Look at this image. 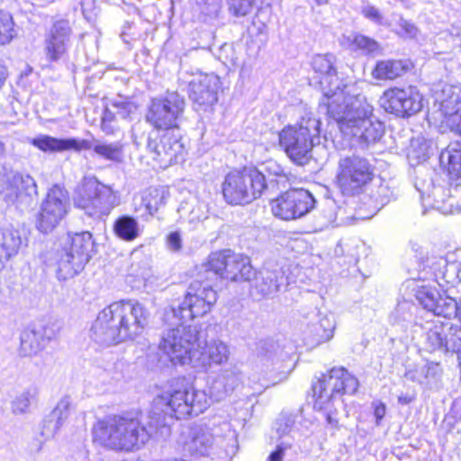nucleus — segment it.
I'll use <instances>...</instances> for the list:
<instances>
[{"mask_svg": "<svg viewBox=\"0 0 461 461\" xmlns=\"http://www.w3.org/2000/svg\"><path fill=\"white\" fill-rule=\"evenodd\" d=\"M149 315L146 307L136 300L114 302L98 313L92 325L91 337L103 346L134 339L142 334Z\"/></svg>", "mask_w": 461, "mask_h": 461, "instance_id": "obj_1", "label": "nucleus"}, {"mask_svg": "<svg viewBox=\"0 0 461 461\" xmlns=\"http://www.w3.org/2000/svg\"><path fill=\"white\" fill-rule=\"evenodd\" d=\"M210 406L206 393L196 390L185 378L174 379L169 388L153 401L148 419L154 420L161 434L168 430L169 423L176 419L197 416Z\"/></svg>", "mask_w": 461, "mask_h": 461, "instance_id": "obj_2", "label": "nucleus"}, {"mask_svg": "<svg viewBox=\"0 0 461 461\" xmlns=\"http://www.w3.org/2000/svg\"><path fill=\"white\" fill-rule=\"evenodd\" d=\"M159 430L154 420L140 421L137 418L119 415L106 416L98 420L92 428L94 443L115 451L130 452L146 444Z\"/></svg>", "mask_w": 461, "mask_h": 461, "instance_id": "obj_3", "label": "nucleus"}, {"mask_svg": "<svg viewBox=\"0 0 461 461\" xmlns=\"http://www.w3.org/2000/svg\"><path fill=\"white\" fill-rule=\"evenodd\" d=\"M370 110L371 104L356 86H344L340 88L339 84L323 90V98L319 105V113L333 119L341 132L344 124L354 122L358 114L366 115Z\"/></svg>", "mask_w": 461, "mask_h": 461, "instance_id": "obj_4", "label": "nucleus"}, {"mask_svg": "<svg viewBox=\"0 0 461 461\" xmlns=\"http://www.w3.org/2000/svg\"><path fill=\"white\" fill-rule=\"evenodd\" d=\"M93 248L92 234L88 231L68 236L54 252L58 279L68 280L83 271Z\"/></svg>", "mask_w": 461, "mask_h": 461, "instance_id": "obj_5", "label": "nucleus"}, {"mask_svg": "<svg viewBox=\"0 0 461 461\" xmlns=\"http://www.w3.org/2000/svg\"><path fill=\"white\" fill-rule=\"evenodd\" d=\"M267 187L263 173L255 167H244L225 176L221 191L227 203L247 205L260 198Z\"/></svg>", "mask_w": 461, "mask_h": 461, "instance_id": "obj_6", "label": "nucleus"}, {"mask_svg": "<svg viewBox=\"0 0 461 461\" xmlns=\"http://www.w3.org/2000/svg\"><path fill=\"white\" fill-rule=\"evenodd\" d=\"M74 203L86 214L101 218L110 214L119 205V197L111 186L101 183L95 176L83 177L76 187Z\"/></svg>", "mask_w": 461, "mask_h": 461, "instance_id": "obj_7", "label": "nucleus"}, {"mask_svg": "<svg viewBox=\"0 0 461 461\" xmlns=\"http://www.w3.org/2000/svg\"><path fill=\"white\" fill-rule=\"evenodd\" d=\"M321 122L314 117H303L295 126H288L279 133V143L295 163L303 165L309 158L315 140L319 141Z\"/></svg>", "mask_w": 461, "mask_h": 461, "instance_id": "obj_8", "label": "nucleus"}, {"mask_svg": "<svg viewBox=\"0 0 461 461\" xmlns=\"http://www.w3.org/2000/svg\"><path fill=\"white\" fill-rule=\"evenodd\" d=\"M202 332L197 326L178 325L168 330L162 337L158 348L174 365L193 366V353L201 348Z\"/></svg>", "mask_w": 461, "mask_h": 461, "instance_id": "obj_9", "label": "nucleus"}, {"mask_svg": "<svg viewBox=\"0 0 461 461\" xmlns=\"http://www.w3.org/2000/svg\"><path fill=\"white\" fill-rule=\"evenodd\" d=\"M218 294L208 280H194L187 287L185 299L177 307H171L166 318L189 320L202 317L211 312Z\"/></svg>", "mask_w": 461, "mask_h": 461, "instance_id": "obj_10", "label": "nucleus"}, {"mask_svg": "<svg viewBox=\"0 0 461 461\" xmlns=\"http://www.w3.org/2000/svg\"><path fill=\"white\" fill-rule=\"evenodd\" d=\"M203 267L207 273L232 282H249L255 276L250 259L230 249L211 253Z\"/></svg>", "mask_w": 461, "mask_h": 461, "instance_id": "obj_11", "label": "nucleus"}, {"mask_svg": "<svg viewBox=\"0 0 461 461\" xmlns=\"http://www.w3.org/2000/svg\"><path fill=\"white\" fill-rule=\"evenodd\" d=\"M374 176V167L365 158L353 155L341 158L339 161L336 179L343 194H360Z\"/></svg>", "mask_w": 461, "mask_h": 461, "instance_id": "obj_12", "label": "nucleus"}, {"mask_svg": "<svg viewBox=\"0 0 461 461\" xmlns=\"http://www.w3.org/2000/svg\"><path fill=\"white\" fill-rule=\"evenodd\" d=\"M185 98L177 92H167L164 97L153 98L149 105L146 120L157 129H172L183 116Z\"/></svg>", "mask_w": 461, "mask_h": 461, "instance_id": "obj_13", "label": "nucleus"}, {"mask_svg": "<svg viewBox=\"0 0 461 461\" xmlns=\"http://www.w3.org/2000/svg\"><path fill=\"white\" fill-rule=\"evenodd\" d=\"M359 383L344 367H333L330 370L328 375H323L312 385L315 401V408L322 409L326 400L331 402L334 393L353 394L357 391Z\"/></svg>", "mask_w": 461, "mask_h": 461, "instance_id": "obj_14", "label": "nucleus"}, {"mask_svg": "<svg viewBox=\"0 0 461 461\" xmlns=\"http://www.w3.org/2000/svg\"><path fill=\"white\" fill-rule=\"evenodd\" d=\"M316 200L308 190L293 188L271 201L275 217L291 221L303 217L315 207Z\"/></svg>", "mask_w": 461, "mask_h": 461, "instance_id": "obj_15", "label": "nucleus"}, {"mask_svg": "<svg viewBox=\"0 0 461 461\" xmlns=\"http://www.w3.org/2000/svg\"><path fill=\"white\" fill-rule=\"evenodd\" d=\"M69 207L68 193L59 185H53L42 201L36 226L42 233L52 231L63 220Z\"/></svg>", "mask_w": 461, "mask_h": 461, "instance_id": "obj_16", "label": "nucleus"}, {"mask_svg": "<svg viewBox=\"0 0 461 461\" xmlns=\"http://www.w3.org/2000/svg\"><path fill=\"white\" fill-rule=\"evenodd\" d=\"M380 105L385 112L398 117H411L423 107V98L416 87L390 88L380 98Z\"/></svg>", "mask_w": 461, "mask_h": 461, "instance_id": "obj_17", "label": "nucleus"}, {"mask_svg": "<svg viewBox=\"0 0 461 461\" xmlns=\"http://www.w3.org/2000/svg\"><path fill=\"white\" fill-rule=\"evenodd\" d=\"M147 149L152 158L164 167L183 160L185 153V147L179 139L169 132L150 133L148 138Z\"/></svg>", "mask_w": 461, "mask_h": 461, "instance_id": "obj_18", "label": "nucleus"}, {"mask_svg": "<svg viewBox=\"0 0 461 461\" xmlns=\"http://www.w3.org/2000/svg\"><path fill=\"white\" fill-rule=\"evenodd\" d=\"M230 355V347L223 340L220 339H201V348L196 346V351L193 353V367L207 371L212 366H221L227 363Z\"/></svg>", "mask_w": 461, "mask_h": 461, "instance_id": "obj_19", "label": "nucleus"}, {"mask_svg": "<svg viewBox=\"0 0 461 461\" xmlns=\"http://www.w3.org/2000/svg\"><path fill=\"white\" fill-rule=\"evenodd\" d=\"M219 77L215 75H199L189 83V96L195 109L206 111L218 100Z\"/></svg>", "mask_w": 461, "mask_h": 461, "instance_id": "obj_20", "label": "nucleus"}, {"mask_svg": "<svg viewBox=\"0 0 461 461\" xmlns=\"http://www.w3.org/2000/svg\"><path fill=\"white\" fill-rule=\"evenodd\" d=\"M1 194L6 203H14L37 194V185L28 174L10 171L5 176V186Z\"/></svg>", "mask_w": 461, "mask_h": 461, "instance_id": "obj_21", "label": "nucleus"}, {"mask_svg": "<svg viewBox=\"0 0 461 461\" xmlns=\"http://www.w3.org/2000/svg\"><path fill=\"white\" fill-rule=\"evenodd\" d=\"M72 30L66 20L56 22L45 39V54L50 61L63 59L70 46Z\"/></svg>", "mask_w": 461, "mask_h": 461, "instance_id": "obj_22", "label": "nucleus"}, {"mask_svg": "<svg viewBox=\"0 0 461 461\" xmlns=\"http://www.w3.org/2000/svg\"><path fill=\"white\" fill-rule=\"evenodd\" d=\"M372 113L373 106L371 105L369 113L366 115L358 114L354 122L344 124L342 126V133L355 137L359 141L367 145L375 143L383 136L384 129L380 122L371 119Z\"/></svg>", "mask_w": 461, "mask_h": 461, "instance_id": "obj_23", "label": "nucleus"}, {"mask_svg": "<svg viewBox=\"0 0 461 461\" xmlns=\"http://www.w3.org/2000/svg\"><path fill=\"white\" fill-rule=\"evenodd\" d=\"M285 277L281 270H270L264 268L252 276L250 282V294L257 300L271 297L275 295L282 285H284Z\"/></svg>", "mask_w": 461, "mask_h": 461, "instance_id": "obj_24", "label": "nucleus"}, {"mask_svg": "<svg viewBox=\"0 0 461 461\" xmlns=\"http://www.w3.org/2000/svg\"><path fill=\"white\" fill-rule=\"evenodd\" d=\"M30 143L43 152L56 153L68 150L80 152L90 148L87 142L77 138H55L47 134H40L30 140Z\"/></svg>", "mask_w": 461, "mask_h": 461, "instance_id": "obj_25", "label": "nucleus"}, {"mask_svg": "<svg viewBox=\"0 0 461 461\" xmlns=\"http://www.w3.org/2000/svg\"><path fill=\"white\" fill-rule=\"evenodd\" d=\"M213 444V437L209 429L194 427L189 429L185 439L184 450L192 456H206Z\"/></svg>", "mask_w": 461, "mask_h": 461, "instance_id": "obj_26", "label": "nucleus"}, {"mask_svg": "<svg viewBox=\"0 0 461 461\" xmlns=\"http://www.w3.org/2000/svg\"><path fill=\"white\" fill-rule=\"evenodd\" d=\"M452 92L451 87L443 89L442 95L447 93V97L437 99L440 103V109L445 116V122L451 131L461 135V98Z\"/></svg>", "mask_w": 461, "mask_h": 461, "instance_id": "obj_27", "label": "nucleus"}, {"mask_svg": "<svg viewBox=\"0 0 461 461\" xmlns=\"http://www.w3.org/2000/svg\"><path fill=\"white\" fill-rule=\"evenodd\" d=\"M26 246V239L17 229L8 226L0 231V257L9 260L15 257L23 247Z\"/></svg>", "mask_w": 461, "mask_h": 461, "instance_id": "obj_28", "label": "nucleus"}, {"mask_svg": "<svg viewBox=\"0 0 461 461\" xmlns=\"http://www.w3.org/2000/svg\"><path fill=\"white\" fill-rule=\"evenodd\" d=\"M336 58L332 54H318L312 58V66L315 72L322 75L320 84L322 90L339 84L337 70L334 68Z\"/></svg>", "mask_w": 461, "mask_h": 461, "instance_id": "obj_29", "label": "nucleus"}, {"mask_svg": "<svg viewBox=\"0 0 461 461\" xmlns=\"http://www.w3.org/2000/svg\"><path fill=\"white\" fill-rule=\"evenodd\" d=\"M239 373L233 368L221 370L211 386V393L217 400L223 399L230 393L239 384Z\"/></svg>", "mask_w": 461, "mask_h": 461, "instance_id": "obj_30", "label": "nucleus"}, {"mask_svg": "<svg viewBox=\"0 0 461 461\" xmlns=\"http://www.w3.org/2000/svg\"><path fill=\"white\" fill-rule=\"evenodd\" d=\"M409 67L406 61L387 59L378 61L372 75L379 80H393L403 75Z\"/></svg>", "mask_w": 461, "mask_h": 461, "instance_id": "obj_31", "label": "nucleus"}, {"mask_svg": "<svg viewBox=\"0 0 461 461\" xmlns=\"http://www.w3.org/2000/svg\"><path fill=\"white\" fill-rule=\"evenodd\" d=\"M336 322L332 315L321 316L319 321L310 327L312 342L319 345L329 341L333 337Z\"/></svg>", "mask_w": 461, "mask_h": 461, "instance_id": "obj_32", "label": "nucleus"}, {"mask_svg": "<svg viewBox=\"0 0 461 461\" xmlns=\"http://www.w3.org/2000/svg\"><path fill=\"white\" fill-rule=\"evenodd\" d=\"M82 140L87 142L90 146V148L83 149V150L93 149L96 155L110 161L120 162L122 160L123 146L122 143L118 141L113 143H106L98 140H95L94 142L88 140Z\"/></svg>", "mask_w": 461, "mask_h": 461, "instance_id": "obj_33", "label": "nucleus"}, {"mask_svg": "<svg viewBox=\"0 0 461 461\" xmlns=\"http://www.w3.org/2000/svg\"><path fill=\"white\" fill-rule=\"evenodd\" d=\"M341 44L353 51L360 50L365 54H374L380 50L377 41L358 33L343 35Z\"/></svg>", "mask_w": 461, "mask_h": 461, "instance_id": "obj_34", "label": "nucleus"}, {"mask_svg": "<svg viewBox=\"0 0 461 461\" xmlns=\"http://www.w3.org/2000/svg\"><path fill=\"white\" fill-rule=\"evenodd\" d=\"M115 235L124 241H132L140 234L138 221L130 215L120 216L113 223Z\"/></svg>", "mask_w": 461, "mask_h": 461, "instance_id": "obj_35", "label": "nucleus"}, {"mask_svg": "<svg viewBox=\"0 0 461 461\" xmlns=\"http://www.w3.org/2000/svg\"><path fill=\"white\" fill-rule=\"evenodd\" d=\"M19 353L23 357H32L41 352L45 345L36 329L24 330L20 336Z\"/></svg>", "mask_w": 461, "mask_h": 461, "instance_id": "obj_36", "label": "nucleus"}, {"mask_svg": "<svg viewBox=\"0 0 461 461\" xmlns=\"http://www.w3.org/2000/svg\"><path fill=\"white\" fill-rule=\"evenodd\" d=\"M440 164L447 166L450 175L461 177V141L450 143L439 157Z\"/></svg>", "mask_w": 461, "mask_h": 461, "instance_id": "obj_37", "label": "nucleus"}, {"mask_svg": "<svg viewBox=\"0 0 461 461\" xmlns=\"http://www.w3.org/2000/svg\"><path fill=\"white\" fill-rule=\"evenodd\" d=\"M167 192L164 187H149L142 194V203L149 214L153 215L160 206L166 203Z\"/></svg>", "mask_w": 461, "mask_h": 461, "instance_id": "obj_38", "label": "nucleus"}, {"mask_svg": "<svg viewBox=\"0 0 461 461\" xmlns=\"http://www.w3.org/2000/svg\"><path fill=\"white\" fill-rule=\"evenodd\" d=\"M38 390L36 387H29L15 397L12 402V410L15 414L25 413L32 402L36 401Z\"/></svg>", "mask_w": 461, "mask_h": 461, "instance_id": "obj_39", "label": "nucleus"}, {"mask_svg": "<svg viewBox=\"0 0 461 461\" xmlns=\"http://www.w3.org/2000/svg\"><path fill=\"white\" fill-rule=\"evenodd\" d=\"M435 315L450 318L453 315L457 316L459 312V303L451 297H443L439 295V299L435 303V307L431 311Z\"/></svg>", "mask_w": 461, "mask_h": 461, "instance_id": "obj_40", "label": "nucleus"}, {"mask_svg": "<svg viewBox=\"0 0 461 461\" xmlns=\"http://www.w3.org/2000/svg\"><path fill=\"white\" fill-rule=\"evenodd\" d=\"M438 291L430 286H421L416 292V299L423 306L424 309L431 311L435 307V303L439 299Z\"/></svg>", "mask_w": 461, "mask_h": 461, "instance_id": "obj_41", "label": "nucleus"}, {"mask_svg": "<svg viewBox=\"0 0 461 461\" xmlns=\"http://www.w3.org/2000/svg\"><path fill=\"white\" fill-rule=\"evenodd\" d=\"M14 37V29L12 16L0 11V45L9 43Z\"/></svg>", "mask_w": 461, "mask_h": 461, "instance_id": "obj_42", "label": "nucleus"}, {"mask_svg": "<svg viewBox=\"0 0 461 461\" xmlns=\"http://www.w3.org/2000/svg\"><path fill=\"white\" fill-rule=\"evenodd\" d=\"M112 107L115 110L118 118L123 120L131 119L138 110V105L129 100H114L112 102Z\"/></svg>", "mask_w": 461, "mask_h": 461, "instance_id": "obj_43", "label": "nucleus"}, {"mask_svg": "<svg viewBox=\"0 0 461 461\" xmlns=\"http://www.w3.org/2000/svg\"><path fill=\"white\" fill-rule=\"evenodd\" d=\"M391 195V191L389 187L385 185L379 184L376 186V190H372L370 194V199L374 203V207L376 210H380L384 207L388 202Z\"/></svg>", "mask_w": 461, "mask_h": 461, "instance_id": "obj_44", "label": "nucleus"}, {"mask_svg": "<svg viewBox=\"0 0 461 461\" xmlns=\"http://www.w3.org/2000/svg\"><path fill=\"white\" fill-rule=\"evenodd\" d=\"M256 0H228L229 9L235 16H245L250 13Z\"/></svg>", "mask_w": 461, "mask_h": 461, "instance_id": "obj_45", "label": "nucleus"}, {"mask_svg": "<svg viewBox=\"0 0 461 461\" xmlns=\"http://www.w3.org/2000/svg\"><path fill=\"white\" fill-rule=\"evenodd\" d=\"M64 424L57 419L52 418L50 413L43 420L41 435L46 438H53Z\"/></svg>", "mask_w": 461, "mask_h": 461, "instance_id": "obj_46", "label": "nucleus"}, {"mask_svg": "<svg viewBox=\"0 0 461 461\" xmlns=\"http://www.w3.org/2000/svg\"><path fill=\"white\" fill-rule=\"evenodd\" d=\"M69 409L70 401L68 397H64L59 400L50 413L52 414V418L57 419L59 421H61V423L64 424L69 416Z\"/></svg>", "mask_w": 461, "mask_h": 461, "instance_id": "obj_47", "label": "nucleus"}, {"mask_svg": "<svg viewBox=\"0 0 461 461\" xmlns=\"http://www.w3.org/2000/svg\"><path fill=\"white\" fill-rule=\"evenodd\" d=\"M39 336L41 337V340L46 346L51 339H55L59 333V327L56 323L48 322L45 325L35 328Z\"/></svg>", "mask_w": 461, "mask_h": 461, "instance_id": "obj_48", "label": "nucleus"}, {"mask_svg": "<svg viewBox=\"0 0 461 461\" xmlns=\"http://www.w3.org/2000/svg\"><path fill=\"white\" fill-rule=\"evenodd\" d=\"M362 14L366 18L376 24H383L384 17L380 11L373 5H365L362 9Z\"/></svg>", "mask_w": 461, "mask_h": 461, "instance_id": "obj_49", "label": "nucleus"}, {"mask_svg": "<svg viewBox=\"0 0 461 461\" xmlns=\"http://www.w3.org/2000/svg\"><path fill=\"white\" fill-rule=\"evenodd\" d=\"M401 31L399 33L407 38H414L418 33L417 27L409 21L401 18L398 22Z\"/></svg>", "mask_w": 461, "mask_h": 461, "instance_id": "obj_50", "label": "nucleus"}, {"mask_svg": "<svg viewBox=\"0 0 461 461\" xmlns=\"http://www.w3.org/2000/svg\"><path fill=\"white\" fill-rule=\"evenodd\" d=\"M294 421L290 418L283 417L276 420V430L279 438L287 435L292 429Z\"/></svg>", "mask_w": 461, "mask_h": 461, "instance_id": "obj_51", "label": "nucleus"}, {"mask_svg": "<svg viewBox=\"0 0 461 461\" xmlns=\"http://www.w3.org/2000/svg\"><path fill=\"white\" fill-rule=\"evenodd\" d=\"M330 402H328V400H326L325 402L323 403V408L320 410L324 411L325 419L328 424H330L333 428H338V411L336 410H331L330 408Z\"/></svg>", "mask_w": 461, "mask_h": 461, "instance_id": "obj_52", "label": "nucleus"}, {"mask_svg": "<svg viewBox=\"0 0 461 461\" xmlns=\"http://www.w3.org/2000/svg\"><path fill=\"white\" fill-rule=\"evenodd\" d=\"M168 249L173 252H178L182 249V239L178 231H173L167 238Z\"/></svg>", "mask_w": 461, "mask_h": 461, "instance_id": "obj_53", "label": "nucleus"}, {"mask_svg": "<svg viewBox=\"0 0 461 461\" xmlns=\"http://www.w3.org/2000/svg\"><path fill=\"white\" fill-rule=\"evenodd\" d=\"M207 206L204 203H198L196 208H193L190 211L189 221H199L203 219L207 218Z\"/></svg>", "mask_w": 461, "mask_h": 461, "instance_id": "obj_54", "label": "nucleus"}, {"mask_svg": "<svg viewBox=\"0 0 461 461\" xmlns=\"http://www.w3.org/2000/svg\"><path fill=\"white\" fill-rule=\"evenodd\" d=\"M95 0H81L82 13L87 20H91L95 14Z\"/></svg>", "mask_w": 461, "mask_h": 461, "instance_id": "obj_55", "label": "nucleus"}, {"mask_svg": "<svg viewBox=\"0 0 461 461\" xmlns=\"http://www.w3.org/2000/svg\"><path fill=\"white\" fill-rule=\"evenodd\" d=\"M443 194V187L441 186H435L432 191V196L434 199L433 205L437 208H439L440 203H445V199L442 197Z\"/></svg>", "mask_w": 461, "mask_h": 461, "instance_id": "obj_56", "label": "nucleus"}, {"mask_svg": "<svg viewBox=\"0 0 461 461\" xmlns=\"http://www.w3.org/2000/svg\"><path fill=\"white\" fill-rule=\"evenodd\" d=\"M118 118L115 110L112 107H106L103 113L102 121L113 122Z\"/></svg>", "mask_w": 461, "mask_h": 461, "instance_id": "obj_57", "label": "nucleus"}, {"mask_svg": "<svg viewBox=\"0 0 461 461\" xmlns=\"http://www.w3.org/2000/svg\"><path fill=\"white\" fill-rule=\"evenodd\" d=\"M385 411H386V408H385V405L382 402L380 403H377L375 406V417L376 419V424L378 425L380 423V421L382 420V419L384 417L385 415Z\"/></svg>", "mask_w": 461, "mask_h": 461, "instance_id": "obj_58", "label": "nucleus"}, {"mask_svg": "<svg viewBox=\"0 0 461 461\" xmlns=\"http://www.w3.org/2000/svg\"><path fill=\"white\" fill-rule=\"evenodd\" d=\"M267 169L273 173L275 176H282L284 172L283 168H281V167L274 161H269L267 163Z\"/></svg>", "mask_w": 461, "mask_h": 461, "instance_id": "obj_59", "label": "nucleus"}, {"mask_svg": "<svg viewBox=\"0 0 461 461\" xmlns=\"http://www.w3.org/2000/svg\"><path fill=\"white\" fill-rule=\"evenodd\" d=\"M284 456V448L278 446L276 449L268 456V461H282Z\"/></svg>", "mask_w": 461, "mask_h": 461, "instance_id": "obj_60", "label": "nucleus"}, {"mask_svg": "<svg viewBox=\"0 0 461 461\" xmlns=\"http://www.w3.org/2000/svg\"><path fill=\"white\" fill-rule=\"evenodd\" d=\"M7 68L5 66L0 62V89L5 85V82L7 78Z\"/></svg>", "mask_w": 461, "mask_h": 461, "instance_id": "obj_61", "label": "nucleus"}, {"mask_svg": "<svg viewBox=\"0 0 461 461\" xmlns=\"http://www.w3.org/2000/svg\"><path fill=\"white\" fill-rule=\"evenodd\" d=\"M414 400V396L411 394H402L398 397V402L402 405L411 403Z\"/></svg>", "mask_w": 461, "mask_h": 461, "instance_id": "obj_62", "label": "nucleus"}, {"mask_svg": "<svg viewBox=\"0 0 461 461\" xmlns=\"http://www.w3.org/2000/svg\"><path fill=\"white\" fill-rule=\"evenodd\" d=\"M113 122L102 121L101 128L105 134H113L114 128L112 125Z\"/></svg>", "mask_w": 461, "mask_h": 461, "instance_id": "obj_63", "label": "nucleus"}, {"mask_svg": "<svg viewBox=\"0 0 461 461\" xmlns=\"http://www.w3.org/2000/svg\"><path fill=\"white\" fill-rule=\"evenodd\" d=\"M406 377L411 381H416V382H420V379L416 378L413 371L411 370H409L406 372L405 374Z\"/></svg>", "mask_w": 461, "mask_h": 461, "instance_id": "obj_64", "label": "nucleus"}]
</instances>
